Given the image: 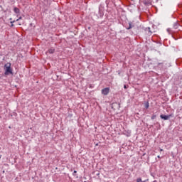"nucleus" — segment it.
Listing matches in <instances>:
<instances>
[{
    "label": "nucleus",
    "mask_w": 182,
    "mask_h": 182,
    "mask_svg": "<svg viewBox=\"0 0 182 182\" xmlns=\"http://www.w3.org/2000/svg\"><path fill=\"white\" fill-rule=\"evenodd\" d=\"M4 74L8 76V75H12L14 73H12V68H11V63H7L4 65Z\"/></svg>",
    "instance_id": "nucleus-1"
},
{
    "label": "nucleus",
    "mask_w": 182,
    "mask_h": 182,
    "mask_svg": "<svg viewBox=\"0 0 182 182\" xmlns=\"http://www.w3.org/2000/svg\"><path fill=\"white\" fill-rule=\"evenodd\" d=\"M109 90H110V89L109 87L104 88L102 90V93L105 96H107V95H109Z\"/></svg>",
    "instance_id": "nucleus-2"
},
{
    "label": "nucleus",
    "mask_w": 182,
    "mask_h": 182,
    "mask_svg": "<svg viewBox=\"0 0 182 182\" xmlns=\"http://www.w3.org/2000/svg\"><path fill=\"white\" fill-rule=\"evenodd\" d=\"M160 117H161V119H163L164 120H168V119H170V117H171V115L161 114Z\"/></svg>",
    "instance_id": "nucleus-3"
},
{
    "label": "nucleus",
    "mask_w": 182,
    "mask_h": 182,
    "mask_svg": "<svg viewBox=\"0 0 182 182\" xmlns=\"http://www.w3.org/2000/svg\"><path fill=\"white\" fill-rule=\"evenodd\" d=\"M160 65H164L165 69H167V68H170V66H171V65H170V63H158V66H160Z\"/></svg>",
    "instance_id": "nucleus-4"
},
{
    "label": "nucleus",
    "mask_w": 182,
    "mask_h": 182,
    "mask_svg": "<svg viewBox=\"0 0 182 182\" xmlns=\"http://www.w3.org/2000/svg\"><path fill=\"white\" fill-rule=\"evenodd\" d=\"M142 3L144 5H151V0H142Z\"/></svg>",
    "instance_id": "nucleus-5"
},
{
    "label": "nucleus",
    "mask_w": 182,
    "mask_h": 182,
    "mask_svg": "<svg viewBox=\"0 0 182 182\" xmlns=\"http://www.w3.org/2000/svg\"><path fill=\"white\" fill-rule=\"evenodd\" d=\"M173 29H178V26H180V25H178V23H177V22H175L174 23H173Z\"/></svg>",
    "instance_id": "nucleus-6"
},
{
    "label": "nucleus",
    "mask_w": 182,
    "mask_h": 182,
    "mask_svg": "<svg viewBox=\"0 0 182 182\" xmlns=\"http://www.w3.org/2000/svg\"><path fill=\"white\" fill-rule=\"evenodd\" d=\"M48 53H55V48H51L48 50Z\"/></svg>",
    "instance_id": "nucleus-7"
},
{
    "label": "nucleus",
    "mask_w": 182,
    "mask_h": 182,
    "mask_svg": "<svg viewBox=\"0 0 182 182\" xmlns=\"http://www.w3.org/2000/svg\"><path fill=\"white\" fill-rule=\"evenodd\" d=\"M146 31L149 32V35H151V31L150 30V27L146 28Z\"/></svg>",
    "instance_id": "nucleus-8"
},
{
    "label": "nucleus",
    "mask_w": 182,
    "mask_h": 182,
    "mask_svg": "<svg viewBox=\"0 0 182 182\" xmlns=\"http://www.w3.org/2000/svg\"><path fill=\"white\" fill-rule=\"evenodd\" d=\"M14 11L15 14H19V9L15 7V8L14 9Z\"/></svg>",
    "instance_id": "nucleus-9"
},
{
    "label": "nucleus",
    "mask_w": 182,
    "mask_h": 182,
    "mask_svg": "<svg viewBox=\"0 0 182 182\" xmlns=\"http://www.w3.org/2000/svg\"><path fill=\"white\" fill-rule=\"evenodd\" d=\"M129 26L127 28V29H132V28H134V26H133L132 23H129Z\"/></svg>",
    "instance_id": "nucleus-10"
},
{
    "label": "nucleus",
    "mask_w": 182,
    "mask_h": 182,
    "mask_svg": "<svg viewBox=\"0 0 182 182\" xmlns=\"http://www.w3.org/2000/svg\"><path fill=\"white\" fill-rule=\"evenodd\" d=\"M136 182H144V181H143L141 180V178H138L136 179Z\"/></svg>",
    "instance_id": "nucleus-11"
},
{
    "label": "nucleus",
    "mask_w": 182,
    "mask_h": 182,
    "mask_svg": "<svg viewBox=\"0 0 182 182\" xmlns=\"http://www.w3.org/2000/svg\"><path fill=\"white\" fill-rule=\"evenodd\" d=\"M156 119V115H153L152 117H151V119L152 120H154Z\"/></svg>",
    "instance_id": "nucleus-12"
},
{
    "label": "nucleus",
    "mask_w": 182,
    "mask_h": 182,
    "mask_svg": "<svg viewBox=\"0 0 182 182\" xmlns=\"http://www.w3.org/2000/svg\"><path fill=\"white\" fill-rule=\"evenodd\" d=\"M21 19H22L21 16H20L16 21H21Z\"/></svg>",
    "instance_id": "nucleus-13"
},
{
    "label": "nucleus",
    "mask_w": 182,
    "mask_h": 182,
    "mask_svg": "<svg viewBox=\"0 0 182 182\" xmlns=\"http://www.w3.org/2000/svg\"><path fill=\"white\" fill-rule=\"evenodd\" d=\"M76 173H77V171H74V172H73V176H75V174H76Z\"/></svg>",
    "instance_id": "nucleus-14"
},
{
    "label": "nucleus",
    "mask_w": 182,
    "mask_h": 182,
    "mask_svg": "<svg viewBox=\"0 0 182 182\" xmlns=\"http://www.w3.org/2000/svg\"><path fill=\"white\" fill-rule=\"evenodd\" d=\"M124 88L127 89V85H124Z\"/></svg>",
    "instance_id": "nucleus-15"
},
{
    "label": "nucleus",
    "mask_w": 182,
    "mask_h": 182,
    "mask_svg": "<svg viewBox=\"0 0 182 182\" xmlns=\"http://www.w3.org/2000/svg\"><path fill=\"white\" fill-rule=\"evenodd\" d=\"M146 109H148V107H149V104H146Z\"/></svg>",
    "instance_id": "nucleus-16"
},
{
    "label": "nucleus",
    "mask_w": 182,
    "mask_h": 182,
    "mask_svg": "<svg viewBox=\"0 0 182 182\" xmlns=\"http://www.w3.org/2000/svg\"><path fill=\"white\" fill-rule=\"evenodd\" d=\"M14 22H15V21H11V23H14Z\"/></svg>",
    "instance_id": "nucleus-17"
},
{
    "label": "nucleus",
    "mask_w": 182,
    "mask_h": 182,
    "mask_svg": "<svg viewBox=\"0 0 182 182\" xmlns=\"http://www.w3.org/2000/svg\"><path fill=\"white\" fill-rule=\"evenodd\" d=\"M160 151H163V149H160Z\"/></svg>",
    "instance_id": "nucleus-18"
},
{
    "label": "nucleus",
    "mask_w": 182,
    "mask_h": 182,
    "mask_svg": "<svg viewBox=\"0 0 182 182\" xmlns=\"http://www.w3.org/2000/svg\"><path fill=\"white\" fill-rule=\"evenodd\" d=\"M157 157H158V159H160V156L159 155Z\"/></svg>",
    "instance_id": "nucleus-19"
},
{
    "label": "nucleus",
    "mask_w": 182,
    "mask_h": 182,
    "mask_svg": "<svg viewBox=\"0 0 182 182\" xmlns=\"http://www.w3.org/2000/svg\"><path fill=\"white\" fill-rule=\"evenodd\" d=\"M100 16V18H102V16Z\"/></svg>",
    "instance_id": "nucleus-20"
},
{
    "label": "nucleus",
    "mask_w": 182,
    "mask_h": 182,
    "mask_svg": "<svg viewBox=\"0 0 182 182\" xmlns=\"http://www.w3.org/2000/svg\"><path fill=\"white\" fill-rule=\"evenodd\" d=\"M11 26H14V24H11Z\"/></svg>",
    "instance_id": "nucleus-21"
},
{
    "label": "nucleus",
    "mask_w": 182,
    "mask_h": 182,
    "mask_svg": "<svg viewBox=\"0 0 182 182\" xmlns=\"http://www.w3.org/2000/svg\"><path fill=\"white\" fill-rule=\"evenodd\" d=\"M0 159H1V155H0Z\"/></svg>",
    "instance_id": "nucleus-22"
}]
</instances>
